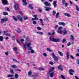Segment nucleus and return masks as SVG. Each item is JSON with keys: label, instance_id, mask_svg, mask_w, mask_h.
I'll return each instance as SVG.
<instances>
[{"label": "nucleus", "instance_id": "nucleus-38", "mask_svg": "<svg viewBox=\"0 0 79 79\" xmlns=\"http://www.w3.org/2000/svg\"><path fill=\"white\" fill-rule=\"evenodd\" d=\"M49 63L50 64H51V65H53V64H54V63L52 61H50Z\"/></svg>", "mask_w": 79, "mask_h": 79}, {"label": "nucleus", "instance_id": "nucleus-31", "mask_svg": "<svg viewBox=\"0 0 79 79\" xmlns=\"http://www.w3.org/2000/svg\"><path fill=\"white\" fill-rule=\"evenodd\" d=\"M76 8L77 10V11H79V8L78 6H77V5H76Z\"/></svg>", "mask_w": 79, "mask_h": 79}, {"label": "nucleus", "instance_id": "nucleus-14", "mask_svg": "<svg viewBox=\"0 0 79 79\" xmlns=\"http://www.w3.org/2000/svg\"><path fill=\"white\" fill-rule=\"evenodd\" d=\"M18 4H17L16 3H15L14 5V8L15 10H16L18 9Z\"/></svg>", "mask_w": 79, "mask_h": 79}, {"label": "nucleus", "instance_id": "nucleus-45", "mask_svg": "<svg viewBox=\"0 0 79 79\" xmlns=\"http://www.w3.org/2000/svg\"><path fill=\"white\" fill-rule=\"evenodd\" d=\"M20 41L22 44H23V42L24 41V39H21L20 40Z\"/></svg>", "mask_w": 79, "mask_h": 79}, {"label": "nucleus", "instance_id": "nucleus-62", "mask_svg": "<svg viewBox=\"0 0 79 79\" xmlns=\"http://www.w3.org/2000/svg\"><path fill=\"white\" fill-rule=\"evenodd\" d=\"M5 55H8V52H6L5 53Z\"/></svg>", "mask_w": 79, "mask_h": 79}, {"label": "nucleus", "instance_id": "nucleus-55", "mask_svg": "<svg viewBox=\"0 0 79 79\" xmlns=\"http://www.w3.org/2000/svg\"><path fill=\"white\" fill-rule=\"evenodd\" d=\"M61 29H62V27H59L58 28V30H61Z\"/></svg>", "mask_w": 79, "mask_h": 79}, {"label": "nucleus", "instance_id": "nucleus-59", "mask_svg": "<svg viewBox=\"0 0 79 79\" xmlns=\"http://www.w3.org/2000/svg\"><path fill=\"white\" fill-rule=\"evenodd\" d=\"M6 10H7V11H10V9L9 8H7L6 9Z\"/></svg>", "mask_w": 79, "mask_h": 79}, {"label": "nucleus", "instance_id": "nucleus-63", "mask_svg": "<svg viewBox=\"0 0 79 79\" xmlns=\"http://www.w3.org/2000/svg\"><path fill=\"white\" fill-rule=\"evenodd\" d=\"M70 57L72 58V59H74V57L73 56L71 55L70 56Z\"/></svg>", "mask_w": 79, "mask_h": 79}, {"label": "nucleus", "instance_id": "nucleus-28", "mask_svg": "<svg viewBox=\"0 0 79 79\" xmlns=\"http://www.w3.org/2000/svg\"><path fill=\"white\" fill-rule=\"evenodd\" d=\"M69 53L68 52L66 54V57L67 60H69Z\"/></svg>", "mask_w": 79, "mask_h": 79}, {"label": "nucleus", "instance_id": "nucleus-32", "mask_svg": "<svg viewBox=\"0 0 79 79\" xmlns=\"http://www.w3.org/2000/svg\"><path fill=\"white\" fill-rule=\"evenodd\" d=\"M46 50L48 52H52V50H51L50 49V48H47Z\"/></svg>", "mask_w": 79, "mask_h": 79}, {"label": "nucleus", "instance_id": "nucleus-58", "mask_svg": "<svg viewBox=\"0 0 79 79\" xmlns=\"http://www.w3.org/2000/svg\"><path fill=\"white\" fill-rule=\"evenodd\" d=\"M64 4H65L64 6L65 7H66V6H68V3H65Z\"/></svg>", "mask_w": 79, "mask_h": 79}, {"label": "nucleus", "instance_id": "nucleus-50", "mask_svg": "<svg viewBox=\"0 0 79 79\" xmlns=\"http://www.w3.org/2000/svg\"><path fill=\"white\" fill-rule=\"evenodd\" d=\"M61 67H62V65H59L58 66V69H60L61 68Z\"/></svg>", "mask_w": 79, "mask_h": 79}, {"label": "nucleus", "instance_id": "nucleus-60", "mask_svg": "<svg viewBox=\"0 0 79 79\" xmlns=\"http://www.w3.org/2000/svg\"><path fill=\"white\" fill-rule=\"evenodd\" d=\"M8 32V31H4L3 32L4 33H7Z\"/></svg>", "mask_w": 79, "mask_h": 79}, {"label": "nucleus", "instance_id": "nucleus-56", "mask_svg": "<svg viewBox=\"0 0 79 79\" xmlns=\"http://www.w3.org/2000/svg\"><path fill=\"white\" fill-rule=\"evenodd\" d=\"M13 60L14 61H15V62H17V63H18V61L16 60L15 59H13Z\"/></svg>", "mask_w": 79, "mask_h": 79}, {"label": "nucleus", "instance_id": "nucleus-33", "mask_svg": "<svg viewBox=\"0 0 79 79\" xmlns=\"http://www.w3.org/2000/svg\"><path fill=\"white\" fill-rule=\"evenodd\" d=\"M14 51H17L18 50V48L16 47H14L13 48Z\"/></svg>", "mask_w": 79, "mask_h": 79}, {"label": "nucleus", "instance_id": "nucleus-21", "mask_svg": "<svg viewBox=\"0 0 79 79\" xmlns=\"http://www.w3.org/2000/svg\"><path fill=\"white\" fill-rule=\"evenodd\" d=\"M19 76H18V74L17 73H16L15 75V79H18Z\"/></svg>", "mask_w": 79, "mask_h": 79}, {"label": "nucleus", "instance_id": "nucleus-16", "mask_svg": "<svg viewBox=\"0 0 79 79\" xmlns=\"http://www.w3.org/2000/svg\"><path fill=\"white\" fill-rule=\"evenodd\" d=\"M58 24L59 25H61L62 26H64L65 25V23L63 22H59L58 23Z\"/></svg>", "mask_w": 79, "mask_h": 79}, {"label": "nucleus", "instance_id": "nucleus-46", "mask_svg": "<svg viewBox=\"0 0 79 79\" xmlns=\"http://www.w3.org/2000/svg\"><path fill=\"white\" fill-rule=\"evenodd\" d=\"M37 29L38 31H40V30H41V28L39 27H37Z\"/></svg>", "mask_w": 79, "mask_h": 79}, {"label": "nucleus", "instance_id": "nucleus-39", "mask_svg": "<svg viewBox=\"0 0 79 79\" xmlns=\"http://www.w3.org/2000/svg\"><path fill=\"white\" fill-rule=\"evenodd\" d=\"M59 14H60V13H57L56 14V18H57L58 17Z\"/></svg>", "mask_w": 79, "mask_h": 79}, {"label": "nucleus", "instance_id": "nucleus-53", "mask_svg": "<svg viewBox=\"0 0 79 79\" xmlns=\"http://www.w3.org/2000/svg\"><path fill=\"white\" fill-rule=\"evenodd\" d=\"M71 42H69L67 44L68 46H69V45H71Z\"/></svg>", "mask_w": 79, "mask_h": 79}, {"label": "nucleus", "instance_id": "nucleus-11", "mask_svg": "<svg viewBox=\"0 0 79 79\" xmlns=\"http://www.w3.org/2000/svg\"><path fill=\"white\" fill-rule=\"evenodd\" d=\"M64 15L67 17H71V15L67 13H64Z\"/></svg>", "mask_w": 79, "mask_h": 79}, {"label": "nucleus", "instance_id": "nucleus-35", "mask_svg": "<svg viewBox=\"0 0 79 79\" xmlns=\"http://www.w3.org/2000/svg\"><path fill=\"white\" fill-rule=\"evenodd\" d=\"M38 76H39V74L38 73H37L35 75H33V77H37Z\"/></svg>", "mask_w": 79, "mask_h": 79}, {"label": "nucleus", "instance_id": "nucleus-9", "mask_svg": "<svg viewBox=\"0 0 79 79\" xmlns=\"http://www.w3.org/2000/svg\"><path fill=\"white\" fill-rule=\"evenodd\" d=\"M37 15H33V17H34V18H33L31 20H38V18H37Z\"/></svg>", "mask_w": 79, "mask_h": 79}, {"label": "nucleus", "instance_id": "nucleus-44", "mask_svg": "<svg viewBox=\"0 0 79 79\" xmlns=\"http://www.w3.org/2000/svg\"><path fill=\"white\" fill-rule=\"evenodd\" d=\"M27 19H28V17L27 16H24L23 17V19H24V20Z\"/></svg>", "mask_w": 79, "mask_h": 79}, {"label": "nucleus", "instance_id": "nucleus-54", "mask_svg": "<svg viewBox=\"0 0 79 79\" xmlns=\"http://www.w3.org/2000/svg\"><path fill=\"white\" fill-rule=\"evenodd\" d=\"M6 21V20H1V23L2 24H3V23L5 22V21Z\"/></svg>", "mask_w": 79, "mask_h": 79}, {"label": "nucleus", "instance_id": "nucleus-26", "mask_svg": "<svg viewBox=\"0 0 79 79\" xmlns=\"http://www.w3.org/2000/svg\"><path fill=\"white\" fill-rule=\"evenodd\" d=\"M3 40V37L2 36H0V41L2 42Z\"/></svg>", "mask_w": 79, "mask_h": 79}, {"label": "nucleus", "instance_id": "nucleus-30", "mask_svg": "<svg viewBox=\"0 0 79 79\" xmlns=\"http://www.w3.org/2000/svg\"><path fill=\"white\" fill-rule=\"evenodd\" d=\"M38 69L40 71H44V70H45V69L42 68H38Z\"/></svg>", "mask_w": 79, "mask_h": 79}, {"label": "nucleus", "instance_id": "nucleus-5", "mask_svg": "<svg viewBox=\"0 0 79 79\" xmlns=\"http://www.w3.org/2000/svg\"><path fill=\"white\" fill-rule=\"evenodd\" d=\"M2 4L5 5H8V2L7 0H2Z\"/></svg>", "mask_w": 79, "mask_h": 79}, {"label": "nucleus", "instance_id": "nucleus-51", "mask_svg": "<svg viewBox=\"0 0 79 79\" xmlns=\"http://www.w3.org/2000/svg\"><path fill=\"white\" fill-rule=\"evenodd\" d=\"M31 53H34V51L33 49L31 50Z\"/></svg>", "mask_w": 79, "mask_h": 79}, {"label": "nucleus", "instance_id": "nucleus-41", "mask_svg": "<svg viewBox=\"0 0 79 79\" xmlns=\"http://www.w3.org/2000/svg\"><path fill=\"white\" fill-rule=\"evenodd\" d=\"M1 20H8V18H3V19H1Z\"/></svg>", "mask_w": 79, "mask_h": 79}, {"label": "nucleus", "instance_id": "nucleus-43", "mask_svg": "<svg viewBox=\"0 0 79 79\" xmlns=\"http://www.w3.org/2000/svg\"><path fill=\"white\" fill-rule=\"evenodd\" d=\"M4 34V35H6L7 36H8V37H10V34Z\"/></svg>", "mask_w": 79, "mask_h": 79}, {"label": "nucleus", "instance_id": "nucleus-12", "mask_svg": "<svg viewBox=\"0 0 79 79\" xmlns=\"http://www.w3.org/2000/svg\"><path fill=\"white\" fill-rule=\"evenodd\" d=\"M26 0H23L22 2L23 3H24L23 4V5H27V3L26 2Z\"/></svg>", "mask_w": 79, "mask_h": 79}, {"label": "nucleus", "instance_id": "nucleus-29", "mask_svg": "<svg viewBox=\"0 0 79 79\" xmlns=\"http://www.w3.org/2000/svg\"><path fill=\"white\" fill-rule=\"evenodd\" d=\"M10 71L12 74H13L14 73V71H13V70L11 69H10Z\"/></svg>", "mask_w": 79, "mask_h": 79}, {"label": "nucleus", "instance_id": "nucleus-37", "mask_svg": "<svg viewBox=\"0 0 79 79\" xmlns=\"http://www.w3.org/2000/svg\"><path fill=\"white\" fill-rule=\"evenodd\" d=\"M17 32L18 33H21V30L19 29V28L17 30Z\"/></svg>", "mask_w": 79, "mask_h": 79}, {"label": "nucleus", "instance_id": "nucleus-36", "mask_svg": "<svg viewBox=\"0 0 79 79\" xmlns=\"http://www.w3.org/2000/svg\"><path fill=\"white\" fill-rule=\"evenodd\" d=\"M63 5H64L66 3V1L65 0H62Z\"/></svg>", "mask_w": 79, "mask_h": 79}, {"label": "nucleus", "instance_id": "nucleus-10", "mask_svg": "<svg viewBox=\"0 0 79 79\" xmlns=\"http://www.w3.org/2000/svg\"><path fill=\"white\" fill-rule=\"evenodd\" d=\"M45 10L46 11H48L49 10H51V8L48 7L47 6L45 7Z\"/></svg>", "mask_w": 79, "mask_h": 79}, {"label": "nucleus", "instance_id": "nucleus-1", "mask_svg": "<svg viewBox=\"0 0 79 79\" xmlns=\"http://www.w3.org/2000/svg\"><path fill=\"white\" fill-rule=\"evenodd\" d=\"M49 39L51 41L54 42H60V40L59 38H55L52 37H49Z\"/></svg>", "mask_w": 79, "mask_h": 79}, {"label": "nucleus", "instance_id": "nucleus-34", "mask_svg": "<svg viewBox=\"0 0 79 79\" xmlns=\"http://www.w3.org/2000/svg\"><path fill=\"white\" fill-rule=\"evenodd\" d=\"M11 68H16L17 67L15 65H11Z\"/></svg>", "mask_w": 79, "mask_h": 79}, {"label": "nucleus", "instance_id": "nucleus-20", "mask_svg": "<svg viewBox=\"0 0 79 79\" xmlns=\"http://www.w3.org/2000/svg\"><path fill=\"white\" fill-rule=\"evenodd\" d=\"M70 39L72 40V41H74V38L72 35H71Z\"/></svg>", "mask_w": 79, "mask_h": 79}, {"label": "nucleus", "instance_id": "nucleus-23", "mask_svg": "<svg viewBox=\"0 0 79 79\" xmlns=\"http://www.w3.org/2000/svg\"><path fill=\"white\" fill-rule=\"evenodd\" d=\"M55 32H53L52 33L50 32H48V35H54V34H55Z\"/></svg>", "mask_w": 79, "mask_h": 79}, {"label": "nucleus", "instance_id": "nucleus-17", "mask_svg": "<svg viewBox=\"0 0 79 79\" xmlns=\"http://www.w3.org/2000/svg\"><path fill=\"white\" fill-rule=\"evenodd\" d=\"M37 34H40V35H43L44 34V33L41 31H38L36 32Z\"/></svg>", "mask_w": 79, "mask_h": 79}, {"label": "nucleus", "instance_id": "nucleus-61", "mask_svg": "<svg viewBox=\"0 0 79 79\" xmlns=\"http://www.w3.org/2000/svg\"><path fill=\"white\" fill-rule=\"evenodd\" d=\"M61 77L62 78V79H65V77H64V76H63V75H61Z\"/></svg>", "mask_w": 79, "mask_h": 79}, {"label": "nucleus", "instance_id": "nucleus-52", "mask_svg": "<svg viewBox=\"0 0 79 79\" xmlns=\"http://www.w3.org/2000/svg\"><path fill=\"white\" fill-rule=\"evenodd\" d=\"M33 24L35 25L37 24V22L35 21H33Z\"/></svg>", "mask_w": 79, "mask_h": 79}, {"label": "nucleus", "instance_id": "nucleus-42", "mask_svg": "<svg viewBox=\"0 0 79 79\" xmlns=\"http://www.w3.org/2000/svg\"><path fill=\"white\" fill-rule=\"evenodd\" d=\"M66 40L65 39H64L62 40V43H64V42H66Z\"/></svg>", "mask_w": 79, "mask_h": 79}, {"label": "nucleus", "instance_id": "nucleus-19", "mask_svg": "<svg viewBox=\"0 0 79 79\" xmlns=\"http://www.w3.org/2000/svg\"><path fill=\"white\" fill-rule=\"evenodd\" d=\"M58 53H59V54L60 55V56H63V53L61 52V51H59L58 52Z\"/></svg>", "mask_w": 79, "mask_h": 79}, {"label": "nucleus", "instance_id": "nucleus-27", "mask_svg": "<svg viewBox=\"0 0 79 79\" xmlns=\"http://www.w3.org/2000/svg\"><path fill=\"white\" fill-rule=\"evenodd\" d=\"M56 15V11L55 10H53L52 11V15L53 16H55Z\"/></svg>", "mask_w": 79, "mask_h": 79}, {"label": "nucleus", "instance_id": "nucleus-2", "mask_svg": "<svg viewBox=\"0 0 79 79\" xmlns=\"http://www.w3.org/2000/svg\"><path fill=\"white\" fill-rule=\"evenodd\" d=\"M31 43H29L27 44H23V47L24 48V49L25 50H27V47L26 46H27V47L28 48L30 46H31Z\"/></svg>", "mask_w": 79, "mask_h": 79}, {"label": "nucleus", "instance_id": "nucleus-64", "mask_svg": "<svg viewBox=\"0 0 79 79\" xmlns=\"http://www.w3.org/2000/svg\"><path fill=\"white\" fill-rule=\"evenodd\" d=\"M77 63L78 64H79V60H78L77 61Z\"/></svg>", "mask_w": 79, "mask_h": 79}, {"label": "nucleus", "instance_id": "nucleus-49", "mask_svg": "<svg viewBox=\"0 0 79 79\" xmlns=\"http://www.w3.org/2000/svg\"><path fill=\"white\" fill-rule=\"evenodd\" d=\"M28 48L29 50H32V47L30 46L28 47Z\"/></svg>", "mask_w": 79, "mask_h": 79}, {"label": "nucleus", "instance_id": "nucleus-7", "mask_svg": "<svg viewBox=\"0 0 79 79\" xmlns=\"http://www.w3.org/2000/svg\"><path fill=\"white\" fill-rule=\"evenodd\" d=\"M56 3H57V2L56 1H54L52 3V5L54 6V8H56V6H57Z\"/></svg>", "mask_w": 79, "mask_h": 79}, {"label": "nucleus", "instance_id": "nucleus-24", "mask_svg": "<svg viewBox=\"0 0 79 79\" xmlns=\"http://www.w3.org/2000/svg\"><path fill=\"white\" fill-rule=\"evenodd\" d=\"M13 77V75L12 74H8L7 75V77Z\"/></svg>", "mask_w": 79, "mask_h": 79}, {"label": "nucleus", "instance_id": "nucleus-40", "mask_svg": "<svg viewBox=\"0 0 79 79\" xmlns=\"http://www.w3.org/2000/svg\"><path fill=\"white\" fill-rule=\"evenodd\" d=\"M8 14V13L6 12H3V15H7Z\"/></svg>", "mask_w": 79, "mask_h": 79}, {"label": "nucleus", "instance_id": "nucleus-8", "mask_svg": "<svg viewBox=\"0 0 79 79\" xmlns=\"http://www.w3.org/2000/svg\"><path fill=\"white\" fill-rule=\"evenodd\" d=\"M44 4L45 6H51L50 3H48L47 2H45Z\"/></svg>", "mask_w": 79, "mask_h": 79}, {"label": "nucleus", "instance_id": "nucleus-48", "mask_svg": "<svg viewBox=\"0 0 79 79\" xmlns=\"http://www.w3.org/2000/svg\"><path fill=\"white\" fill-rule=\"evenodd\" d=\"M32 74V72L31 71H29L28 73V76H29V75H31Z\"/></svg>", "mask_w": 79, "mask_h": 79}, {"label": "nucleus", "instance_id": "nucleus-47", "mask_svg": "<svg viewBox=\"0 0 79 79\" xmlns=\"http://www.w3.org/2000/svg\"><path fill=\"white\" fill-rule=\"evenodd\" d=\"M43 56H44L46 57L47 56V55L46 54V53H43Z\"/></svg>", "mask_w": 79, "mask_h": 79}, {"label": "nucleus", "instance_id": "nucleus-57", "mask_svg": "<svg viewBox=\"0 0 79 79\" xmlns=\"http://www.w3.org/2000/svg\"><path fill=\"white\" fill-rule=\"evenodd\" d=\"M38 10L39 11V12H42V9H41L40 8H38Z\"/></svg>", "mask_w": 79, "mask_h": 79}, {"label": "nucleus", "instance_id": "nucleus-4", "mask_svg": "<svg viewBox=\"0 0 79 79\" xmlns=\"http://www.w3.org/2000/svg\"><path fill=\"white\" fill-rule=\"evenodd\" d=\"M13 18L15 20H17V18H18L19 20H23V17H21L20 15H19L17 16V18L15 17L14 16H13Z\"/></svg>", "mask_w": 79, "mask_h": 79}, {"label": "nucleus", "instance_id": "nucleus-25", "mask_svg": "<svg viewBox=\"0 0 79 79\" xmlns=\"http://www.w3.org/2000/svg\"><path fill=\"white\" fill-rule=\"evenodd\" d=\"M57 32V33H59L60 34H61V33L63 32V31H62L61 30H60L58 31Z\"/></svg>", "mask_w": 79, "mask_h": 79}, {"label": "nucleus", "instance_id": "nucleus-22", "mask_svg": "<svg viewBox=\"0 0 79 79\" xmlns=\"http://www.w3.org/2000/svg\"><path fill=\"white\" fill-rule=\"evenodd\" d=\"M67 32H68V31H67L66 30H64L63 33L64 34H67Z\"/></svg>", "mask_w": 79, "mask_h": 79}, {"label": "nucleus", "instance_id": "nucleus-6", "mask_svg": "<svg viewBox=\"0 0 79 79\" xmlns=\"http://www.w3.org/2000/svg\"><path fill=\"white\" fill-rule=\"evenodd\" d=\"M69 73L70 75H73V73L74 72V70L73 69H70L69 70Z\"/></svg>", "mask_w": 79, "mask_h": 79}, {"label": "nucleus", "instance_id": "nucleus-18", "mask_svg": "<svg viewBox=\"0 0 79 79\" xmlns=\"http://www.w3.org/2000/svg\"><path fill=\"white\" fill-rule=\"evenodd\" d=\"M55 69V67H52L49 69L50 72H52Z\"/></svg>", "mask_w": 79, "mask_h": 79}, {"label": "nucleus", "instance_id": "nucleus-3", "mask_svg": "<svg viewBox=\"0 0 79 79\" xmlns=\"http://www.w3.org/2000/svg\"><path fill=\"white\" fill-rule=\"evenodd\" d=\"M52 56L53 58H54V61L57 62L58 61V58L55 55V53H51Z\"/></svg>", "mask_w": 79, "mask_h": 79}, {"label": "nucleus", "instance_id": "nucleus-15", "mask_svg": "<svg viewBox=\"0 0 79 79\" xmlns=\"http://www.w3.org/2000/svg\"><path fill=\"white\" fill-rule=\"evenodd\" d=\"M28 7L30 8L31 10H33V9L34 8V7H33L32 5L31 4H29Z\"/></svg>", "mask_w": 79, "mask_h": 79}, {"label": "nucleus", "instance_id": "nucleus-13", "mask_svg": "<svg viewBox=\"0 0 79 79\" xmlns=\"http://www.w3.org/2000/svg\"><path fill=\"white\" fill-rule=\"evenodd\" d=\"M49 76L51 77H53L54 76V72H51L50 73Z\"/></svg>", "mask_w": 79, "mask_h": 79}]
</instances>
